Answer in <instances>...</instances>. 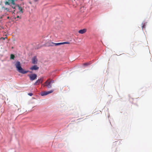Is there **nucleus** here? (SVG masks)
Instances as JSON below:
<instances>
[{
	"mask_svg": "<svg viewBox=\"0 0 152 152\" xmlns=\"http://www.w3.org/2000/svg\"><path fill=\"white\" fill-rule=\"evenodd\" d=\"M11 6L12 8L15 9V8L16 7H17L18 5H17L16 4H13V5H11Z\"/></svg>",
	"mask_w": 152,
	"mask_h": 152,
	"instance_id": "f8f14e48",
	"label": "nucleus"
},
{
	"mask_svg": "<svg viewBox=\"0 0 152 152\" xmlns=\"http://www.w3.org/2000/svg\"><path fill=\"white\" fill-rule=\"evenodd\" d=\"M87 31L86 28H84L79 31L78 33L80 34H83L85 33Z\"/></svg>",
	"mask_w": 152,
	"mask_h": 152,
	"instance_id": "0eeeda50",
	"label": "nucleus"
},
{
	"mask_svg": "<svg viewBox=\"0 0 152 152\" xmlns=\"http://www.w3.org/2000/svg\"><path fill=\"white\" fill-rule=\"evenodd\" d=\"M5 5H10V3L9 1H6L5 2Z\"/></svg>",
	"mask_w": 152,
	"mask_h": 152,
	"instance_id": "4468645a",
	"label": "nucleus"
},
{
	"mask_svg": "<svg viewBox=\"0 0 152 152\" xmlns=\"http://www.w3.org/2000/svg\"><path fill=\"white\" fill-rule=\"evenodd\" d=\"M39 67L37 65H34L30 68V69L32 70H37L39 69Z\"/></svg>",
	"mask_w": 152,
	"mask_h": 152,
	"instance_id": "6e6552de",
	"label": "nucleus"
},
{
	"mask_svg": "<svg viewBox=\"0 0 152 152\" xmlns=\"http://www.w3.org/2000/svg\"><path fill=\"white\" fill-rule=\"evenodd\" d=\"M70 43L69 42H62V45L64 44H69Z\"/></svg>",
	"mask_w": 152,
	"mask_h": 152,
	"instance_id": "2eb2a0df",
	"label": "nucleus"
},
{
	"mask_svg": "<svg viewBox=\"0 0 152 152\" xmlns=\"http://www.w3.org/2000/svg\"><path fill=\"white\" fill-rule=\"evenodd\" d=\"M15 66L17 70L20 73L25 74L28 72V71H25L21 67L20 62L19 61H17L15 64Z\"/></svg>",
	"mask_w": 152,
	"mask_h": 152,
	"instance_id": "f257e3e1",
	"label": "nucleus"
},
{
	"mask_svg": "<svg viewBox=\"0 0 152 152\" xmlns=\"http://www.w3.org/2000/svg\"><path fill=\"white\" fill-rule=\"evenodd\" d=\"M50 82H51V84L53 83L54 82V81L53 80H50Z\"/></svg>",
	"mask_w": 152,
	"mask_h": 152,
	"instance_id": "aec40b11",
	"label": "nucleus"
},
{
	"mask_svg": "<svg viewBox=\"0 0 152 152\" xmlns=\"http://www.w3.org/2000/svg\"><path fill=\"white\" fill-rule=\"evenodd\" d=\"M145 26V24H144L142 26V29H143V28Z\"/></svg>",
	"mask_w": 152,
	"mask_h": 152,
	"instance_id": "6ab92c4d",
	"label": "nucleus"
},
{
	"mask_svg": "<svg viewBox=\"0 0 152 152\" xmlns=\"http://www.w3.org/2000/svg\"><path fill=\"white\" fill-rule=\"evenodd\" d=\"M17 7H18V9L19 10V11L21 12L22 13H23V11L22 8L21 7H20L18 5Z\"/></svg>",
	"mask_w": 152,
	"mask_h": 152,
	"instance_id": "9d476101",
	"label": "nucleus"
},
{
	"mask_svg": "<svg viewBox=\"0 0 152 152\" xmlns=\"http://www.w3.org/2000/svg\"><path fill=\"white\" fill-rule=\"evenodd\" d=\"M44 86H46L48 88H50L52 87L51 82H50V79L48 80L45 83Z\"/></svg>",
	"mask_w": 152,
	"mask_h": 152,
	"instance_id": "f03ea898",
	"label": "nucleus"
},
{
	"mask_svg": "<svg viewBox=\"0 0 152 152\" xmlns=\"http://www.w3.org/2000/svg\"><path fill=\"white\" fill-rule=\"evenodd\" d=\"M9 17H8L7 18H9Z\"/></svg>",
	"mask_w": 152,
	"mask_h": 152,
	"instance_id": "4be33fe9",
	"label": "nucleus"
},
{
	"mask_svg": "<svg viewBox=\"0 0 152 152\" xmlns=\"http://www.w3.org/2000/svg\"><path fill=\"white\" fill-rule=\"evenodd\" d=\"M47 44L48 46H52L54 45V43L50 41L47 42Z\"/></svg>",
	"mask_w": 152,
	"mask_h": 152,
	"instance_id": "1a4fd4ad",
	"label": "nucleus"
},
{
	"mask_svg": "<svg viewBox=\"0 0 152 152\" xmlns=\"http://www.w3.org/2000/svg\"><path fill=\"white\" fill-rule=\"evenodd\" d=\"M30 78V80L31 81L34 80L37 78V75L35 74H32L28 75Z\"/></svg>",
	"mask_w": 152,
	"mask_h": 152,
	"instance_id": "7ed1b4c3",
	"label": "nucleus"
},
{
	"mask_svg": "<svg viewBox=\"0 0 152 152\" xmlns=\"http://www.w3.org/2000/svg\"><path fill=\"white\" fill-rule=\"evenodd\" d=\"M14 11H15V10H14L13 11V13H14Z\"/></svg>",
	"mask_w": 152,
	"mask_h": 152,
	"instance_id": "5701e85b",
	"label": "nucleus"
},
{
	"mask_svg": "<svg viewBox=\"0 0 152 152\" xmlns=\"http://www.w3.org/2000/svg\"><path fill=\"white\" fill-rule=\"evenodd\" d=\"M62 45V42L58 43H54V45H55V46L59 45Z\"/></svg>",
	"mask_w": 152,
	"mask_h": 152,
	"instance_id": "9b49d317",
	"label": "nucleus"
},
{
	"mask_svg": "<svg viewBox=\"0 0 152 152\" xmlns=\"http://www.w3.org/2000/svg\"><path fill=\"white\" fill-rule=\"evenodd\" d=\"M28 94L30 96H31L33 95V94L32 93H29Z\"/></svg>",
	"mask_w": 152,
	"mask_h": 152,
	"instance_id": "a211bd4d",
	"label": "nucleus"
},
{
	"mask_svg": "<svg viewBox=\"0 0 152 152\" xmlns=\"http://www.w3.org/2000/svg\"><path fill=\"white\" fill-rule=\"evenodd\" d=\"M3 8H4L6 10H7V11L8 12V11H10V9L9 8H5V7H3Z\"/></svg>",
	"mask_w": 152,
	"mask_h": 152,
	"instance_id": "f3484780",
	"label": "nucleus"
},
{
	"mask_svg": "<svg viewBox=\"0 0 152 152\" xmlns=\"http://www.w3.org/2000/svg\"><path fill=\"white\" fill-rule=\"evenodd\" d=\"M89 64L88 63H86L83 64V65L84 66H87L88 65H89Z\"/></svg>",
	"mask_w": 152,
	"mask_h": 152,
	"instance_id": "dca6fc26",
	"label": "nucleus"
},
{
	"mask_svg": "<svg viewBox=\"0 0 152 152\" xmlns=\"http://www.w3.org/2000/svg\"><path fill=\"white\" fill-rule=\"evenodd\" d=\"M15 56L13 54H11L10 56V58L14 59L15 58Z\"/></svg>",
	"mask_w": 152,
	"mask_h": 152,
	"instance_id": "ddd939ff",
	"label": "nucleus"
},
{
	"mask_svg": "<svg viewBox=\"0 0 152 152\" xmlns=\"http://www.w3.org/2000/svg\"><path fill=\"white\" fill-rule=\"evenodd\" d=\"M32 63L34 64H36L37 63L38 60L37 57L34 56L32 59Z\"/></svg>",
	"mask_w": 152,
	"mask_h": 152,
	"instance_id": "423d86ee",
	"label": "nucleus"
},
{
	"mask_svg": "<svg viewBox=\"0 0 152 152\" xmlns=\"http://www.w3.org/2000/svg\"><path fill=\"white\" fill-rule=\"evenodd\" d=\"M17 18H20V16L18 15L17 16Z\"/></svg>",
	"mask_w": 152,
	"mask_h": 152,
	"instance_id": "412c9836",
	"label": "nucleus"
},
{
	"mask_svg": "<svg viewBox=\"0 0 152 152\" xmlns=\"http://www.w3.org/2000/svg\"><path fill=\"white\" fill-rule=\"evenodd\" d=\"M44 77H41L40 79H38L34 83V85H39L40 83H42L43 81Z\"/></svg>",
	"mask_w": 152,
	"mask_h": 152,
	"instance_id": "20e7f679",
	"label": "nucleus"
},
{
	"mask_svg": "<svg viewBox=\"0 0 152 152\" xmlns=\"http://www.w3.org/2000/svg\"><path fill=\"white\" fill-rule=\"evenodd\" d=\"M53 91L52 90L48 91H44L41 93V95L42 96H44L48 95V94L52 93L53 92Z\"/></svg>",
	"mask_w": 152,
	"mask_h": 152,
	"instance_id": "39448f33",
	"label": "nucleus"
}]
</instances>
